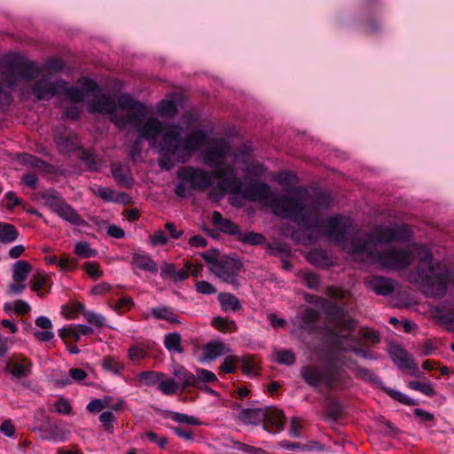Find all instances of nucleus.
Returning a JSON list of instances; mask_svg holds the SVG:
<instances>
[{"instance_id": "39448f33", "label": "nucleus", "mask_w": 454, "mask_h": 454, "mask_svg": "<svg viewBox=\"0 0 454 454\" xmlns=\"http://www.w3.org/2000/svg\"><path fill=\"white\" fill-rule=\"evenodd\" d=\"M230 145L225 139H215L203 153L204 163L215 168L214 176L219 180L215 187L209 193L212 199H220L225 192L238 194L241 192L243 184L237 176L232 167L224 168L226 156L230 153Z\"/></svg>"}, {"instance_id": "f8f14e48", "label": "nucleus", "mask_w": 454, "mask_h": 454, "mask_svg": "<svg viewBox=\"0 0 454 454\" xmlns=\"http://www.w3.org/2000/svg\"><path fill=\"white\" fill-rule=\"evenodd\" d=\"M388 354L392 361L400 368L409 369L411 375L419 376L420 372L416 364H414L411 356L400 346L390 345L388 347Z\"/></svg>"}, {"instance_id": "c9c22d12", "label": "nucleus", "mask_w": 454, "mask_h": 454, "mask_svg": "<svg viewBox=\"0 0 454 454\" xmlns=\"http://www.w3.org/2000/svg\"><path fill=\"white\" fill-rule=\"evenodd\" d=\"M195 388H202V385L206 383L217 382L216 375L207 369L196 368L195 369Z\"/></svg>"}, {"instance_id": "8fccbe9b", "label": "nucleus", "mask_w": 454, "mask_h": 454, "mask_svg": "<svg viewBox=\"0 0 454 454\" xmlns=\"http://www.w3.org/2000/svg\"><path fill=\"white\" fill-rule=\"evenodd\" d=\"M354 343H350L347 348H345V350H349L353 352L355 355L365 358V359H375L376 356L368 352L367 350L357 347L359 344V341L356 339L353 340Z\"/></svg>"}, {"instance_id": "7c9ffc66", "label": "nucleus", "mask_w": 454, "mask_h": 454, "mask_svg": "<svg viewBox=\"0 0 454 454\" xmlns=\"http://www.w3.org/2000/svg\"><path fill=\"white\" fill-rule=\"evenodd\" d=\"M344 364L347 365L348 368L354 370V372L356 373V375L359 378H361L362 380L371 382L372 384L376 385V386H379L381 384L380 378L377 375H375L372 372H371L370 370L357 366L352 361H350V364L344 363Z\"/></svg>"}, {"instance_id": "bb28decb", "label": "nucleus", "mask_w": 454, "mask_h": 454, "mask_svg": "<svg viewBox=\"0 0 454 454\" xmlns=\"http://www.w3.org/2000/svg\"><path fill=\"white\" fill-rule=\"evenodd\" d=\"M133 263L139 269L151 273L158 271L157 263L147 254H134L132 257Z\"/></svg>"}, {"instance_id": "4d7b16f0", "label": "nucleus", "mask_w": 454, "mask_h": 454, "mask_svg": "<svg viewBox=\"0 0 454 454\" xmlns=\"http://www.w3.org/2000/svg\"><path fill=\"white\" fill-rule=\"evenodd\" d=\"M213 325L221 331H231L236 327L233 321H228L223 317H217L213 319Z\"/></svg>"}, {"instance_id": "49530a36", "label": "nucleus", "mask_w": 454, "mask_h": 454, "mask_svg": "<svg viewBox=\"0 0 454 454\" xmlns=\"http://www.w3.org/2000/svg\"><path fill=\"white\" fill-rule=\"evenodd\" d=\"M65 67V63L62 59L58 58H52L48 59L44 66L43 70L49 74H55L60 72Z\"/></svg>"}, {"instance_id": "c85d7f7f", "label": "nucleus", "mask_w": 454, "mask_h": 454, "mask_svg": "<svg viewBox=\"0 0 454 454\" xmlns=\"http://www.w3.org/2000/svg\"><path fill=\"white\" fill-rule=\"evenodd\" d=\"M264 409L267 411V418L263 422L270 424L271 426H274L278 429L277 431L273 432L274 434L283 429V426L285 423V417L283 411L273 407H267Z\"/></svg>"}, {"instance_id": "f3484780", "label": "nucleus", "mask_w": 454, "mask_h": 454, "mask_svg": "<svg viewBox=\"0 0 454 454\" xmlns=\"http://www.w3.org/2000/svg\"><path fill=\"white\" fill-rule=\"evenodd\" d=\"M301 376L310 387L324 385L325 369L316 365H307L301 369Z\"/></svg>"}, {"instance_id": "393cba45", "label": "nucleus", "mask_w": 454, "mask_h": 454, "mask_svg": "<svg viewBox=\"0 0 454 454\" xmlns=\"http://www.w3.org/2000/svg\"><path fill=\"white\" fill-rule=\"evenodd\" d=\"M319 318V312L312 308H307L301 316L297 317L298 324L304 331H311Z\"/></svg>"}, {"instance_id": "c03bdc74", "label": "nucleus", "mask_w": 454, "mask_h": 454, "mask_svg": "<svg viewBox=\"0 0 454 454\" xmlns=\"http://www.w3.org/2000/svg\"><path fill=\"white\" fill-rule=\"evenodd\" d=\"M103 368L106 371L111 372L114 374H119L123 370V364L117 361L112 356H106L102 362Z\"/></svg>"}, {"instance_id": "c756f323", "label": "nucleus", "mask_w": 454, "mask_h": 454, "mask_svg": "<svg viewBox=\"0 0 454 454\" xmlns=\"http://www.w3.org/2000/svg\"><path fill=\"white\" fill-rule=\"evenodd\" d=\"M164 347L170 353L182 354L184 348L181 335L176 332L166 334L164 336Z\"/></svg>"}, {"instance_id": "bf43d9fd", "label": "nucleus", "mask_w": 454, "mask_h": 454, "mask_svg": "<svg viewBox=\"0 0 454 454\" xmlns=\"http://www.w3.org/2000/svg\"><path fill=\"white\" fill-rule=\"evenodd\" d=\"M387 394L395 400L406 405L415 404V402L411 397L398 390L389 389L387 390Z\"/></svg>"}, {"instance_id": "0eeeda50", "label": "nucleus", "mask_w": 454, "mask_h": 454, "mask_svg": "<svg viewBox=\"0 0 454 454\" xmlns=\"http://www.w3.org/2000/svg\"><path fill=\"white\" fill-rule=\"evenodd\" d=\"M177 177L189 182L191 188L199 192H204L212 183L211 176L207 171L192 166L180 168L177 171Z\"/></svg>"}, {"instance_id": "f704fd0d", "label": "nucleus", "mask_w": 454, "mask_h": 454, "mask_svg": "<svg viewBox=\"0 0 454 454\" xmlns=\"http://www.w3.org/2000/svg\"><path fill=\"white\" fill-rule=\"evenodd\" d=\"M112 175L114 179L121 185L129 187L132 184V179L129 174V169L121 165L114 164L111 168Z\"/></svg>"}, {"instance_id": "72a5a7b5", "label": "nucleus", "mask_w": 454, "mask_h": 454, "mask_svg": "<svg viewBox=\"0 0 454 454\" xmlns=\"http://www.w3.org/2000/svg\"><path fill=\"white\" fill-rule=\"evenodd\" d=\"M19 238V231L11 223L0 222V242L4 244L12 243Z\"/></svg>"}, {"instance_id": "4be33fe9", "label": "nucleus", "mask_w": 454, "mask_h": 454, "mask_svg": "<svg viewBox=\"0 0 454 454\" xmlns=\"http://www.w3.org/2000/svg\"><path fill=\"white\" fill-rule=\"evenodd\" d=\"M43 433L44 434L42 437L44 440L52 442H65L67 439V435L69 431L59 427L57 424L50 425L48 427L43 429Z\"/></svg>"}, {"instance_id": "9b49d317", "label": "nucleus", "mask_w": 454, "mask_h": 454, "mask_svg": "<svg viewBox=\"0 0 454 454\" xmlns=\"http://www.w3.org/2000/svg\"><path fill=\"white\" fill-rule=\"evenodd\" d=\"M78 83L81 88L69 87L65 82V88L60 90L59 95H65L72 103H81L98 89V84L89 78H82Z\"/></svg>"}, {"instance_id": "e2e57ef3", "label": "nucleus", "mask_w": 454, "mask_h": 454, "mask_svg": "<svg viewBox=\"0 0 454 454\" xmlns=\"http://www.w3.org/2000/svg\"><path fill=\"white\" fill-rule=\"evenodd\" d=\"M48 282V278L43 274H36L31 280L32 289L35 292L42 290Z\"/></svg>"}, {"instance_id": "20e7f679", "label": "nucleus", "mask_w": 454, "mask_h": 454, "mask_svg": "<svg viewBox=\"0 0 454 454\" xmlns=\"http://www.w3.org/2000/svg\"><path fill=\"white\" fill-rule=\"evenodd\" d=\"M409 249L411 251V257L418 258L416 272L426 295L442 297L446 294L448 284L453 279L451 272L440 261L434 260L428 247L412 244Z\"/></svg>"}, {"instance_id": "7ed1b4c3", "label": "nucleus", "mask_w": 454, "mask_h": 454, "mask_svg": "<svg viewBox=\"0 0 454 454\" xmlns=\"http://www.w3.org/2000/svg\"><path fill=\"white\" fill-rule=\"evenodd\" d=\"M411 231L406 225L388 227L378 225L373 228L364 240L357 239L355 243L346 246L352 253H362L366 260L378 263L389 270H402L409 267L412 262L411 251L408 247H392L382 252L377 250L378 245L388 244L395 240H407Z\"/></svg>"}, {"instance_id": "79ce46f5", "label": "nucleus", "mask_w": 454, "mask_h": 454, "mask_svg": "<svg viewBox=\"0 0 454 454\" xmlns=\"http://www.w3.org/2000/svg\"><path fill=\"white\" fill-rule=\"evenodd\" d=\"M276 361L280 364L292 365L295 363L296 356L289 349H280L275 353Z\"/></svg>"}, {"instance_id": "473e14b6", "label": "nucleus", "mask_w": 454, "mask_h": 454, "mask_svg": "<svg viewBox=\"0 0 454 454\" xmlns=\"http://www.w3.org/2000/svg\"><path fill=\"white\" fill-rule=\"evenodd\" d=\"M32 267L30 263L24 260L16 262L12 266V279L14 281H26Z\"/></svg>"}, {"instance_id": "a18cd8bd", "label": "nucleus", "mask_w": 454, "mask_h": 454, "mask_svg": "<svg viewBox=\"0 0 454 454\" xmlns=\"http://www.w3.org/2000/svg\"><path fill=\"white\" fill-rule=\"evenodd\" d=\"M239 240L250 245H261L266 240L265 237L262 234L255 232H244L239 234Z\"/></svg>"}, {"instance_id": "b1692460", "label": "nucleus", "mask_w": 454, "mask_h": 454, "mask_svg": "<svg viewBox=\"0 0 454 454\" xmlns=\"http://www.w3.org/2000/svg\"><path fill=\"white\" fill-rule=\"evenodd\" d=\"M56 214L61 217L63 220L68 222L73 225H82L84 224V220L81 217V215L67 202L62 204L60 207L58 209Z\"/></svg>"}, {"instance_id": "ddd939ff", "label": "nucleus", "mask_w": 454, "mask_h": 454, "mask_svg": "<svg viewBox=\"0 0 454 454\" xmlns=\"http://www.w3.org/2000/svg\"><path fill=\"white\" fill-rule=\"evenodd\" d=\"M348 383L347 373L335 365L325 368L324 386L328 389L343 388Z\"/></svg>"}, {"instance_id": "6e6d98bb", "label": "nucleus", "mask_w": 454, "mask_h": 454, "mask_svg": "<svg viewBox=\"0 0 454 454\" xmlns=\"http://www.w3.org/2000/svg\"><path fill=\"white\" fill-rule=\"evenodd\" d=\"M83 316L90 324L95 326L100 327L106 324L105 317L94 311H84Z\"/></svg>"}, {"instance_id": "9d476101", "label": "nucleus", "mask_w": 454, "mask_h": 454, "mask_svg": "<svg viewBox=\"0 0 454 454\" xmlns=\"http://www.w3.org/2000/svg\"><path fill=\"white\" fill-rule=\"evenodd\" d=\"M65 88V81L58 79L50 81L48 78H41L36 81L32 88V94L38 100H48L60 94V90Z\"/></svg>"}, {"instance_id": "052dcab7", "label": "nucleus", "mask_w": 454, "mask_h": 454, "mask_svg": "<svg viewBox=\"0 0 454 454\" xmlns=\"http://www.w3.org/2000/svg\"><path fill=\"white\" fill-rule=\"evenodd\" d=\"M309 261L318 267H323L326 264V258L321 251L310 252L308 255Z\"/></svg>"}, {"instance_id": "4468645a", "label": "nucleus", "mask_w": 454, "mask_h": 454, "mask_svg": "<svg viewBox=\"0 0 454 454\" xmlns=\"http://www.w3.org/2000/svg\"><path fill=\"white\" fill-rule=\"evenodd\" d=\"M54 139L58 148L63 153L73 152L79 147L76 134L67 128L62 130H56Z\"/></svg>"}, {"instance_id": "423d86ee", "label": "nucleus", "mask_w": 454, "mask_h": 454, "mask_svg": "<svg viewBox=\"0 0 454 454\" xmlns=\"http://www.w3.org/2000/svg\"><path fill=\"white\" fill-rule=\"evenodd\" d=\"M41 72L42 69L34 61L19 53L7 56L4 60V68L0 67V106L12 103L11 90H14L21 79L32 81Z\"/></svg>"}, {"instance_id": "cd10ccee", "label": "nucleus", "mask_w": 454, "mask_h": 454, "mask_svg": "<svg viewBox=\"0 0 454 454\" xmlns=\"http://www.w3.org/2000/svg\"><path fill=\"white\" fill-rule=\"evenodd\" d=\"M280 447L288 450H299V451H310L313 450H323L324 446L317 442L311 441L307 444H301L299 442H292L288 441H282L279 443Z\"/></svg>"}, {"instance_id": "f03ea898", "label": "nucleus", "mask_w": 454, "mask_h": 454, "mask_svg": "<svg viewBox=\"0 0 454 454\" xmlns=\"http://www.w3.org/2000/svg\"><path fill=\"white\" fill-rule=\"evenodd\" d=\"M332 198L326 192H319L309 201L303 198H284L275 201V213L285 219L293 220L297 225L310 231H321L331 242L340 244L350 255L361 256L362 253H352L346 246L357 239L364 240L369 232H356L350 239L347 237L353 230L352 218L335 215L321 218L318 212L331 205Z\"/></svg>"}, {"instance_id": "e433bc0d", "label": "nucleus", "mask_w": 454, "mask_h": 454, "mask_svg": "<svg viewBox=\"0 0 454 454\" xmlns=\"http://www.w3.org/2000/svg\"><path fill=\"white\" fill-rule=\"evenodd\" d=\"M218 301L224 311H238L241 309L239 299L231 294H220Z\"/></svg>"}, {"instance_id": "69168bd1", "label": "nucleus", "mask_w": 454, "mask_h": 454, "mask_svg": "<svg viewBox=\"0 0 454 454\" xmlns=\"http://www.w3.org/2000/svg\"><path fill=\"white\" fill-rule=\"evenodd\" d=\"M234 448L239 451L245 452L246 454H266L262 449L253 447L241 442H236Z\"/></svg>"}, {"instance_id": "de8ad7c7", "label": "nucleus", "mask_w": 454, "mask_h": 454, "mask_svg": "<svg viewBox=\"0 0 454 454\" xmlns=\"http://www.w3.org/2000/svg\"><path fill=\"white\" fill-rule=\"evenodd\" d=\"M301 278L302 284L308 288L317 289L320 285V279L318 276L313 272H303Z\"/></svg>"}, {"instance_id": "dca6fc26", "label": "nucleus", "mask_w": 454, "mask_h": 454, "mask_svg": "<svg viewBox=\"0 0 454 454\" xmlns=\"http://www.w3.org/2000/svg\"><path fill=\"white\" fill-rule=\"evenodd\" d=\"M32 364L25 357L19 356L10 359L5 365V372L15 379L27 378L31 373Z\"/></svg>"}, {"instance_id": "864d4df0", "label": "nucleus", "mask_w": 454, "mask_h": 454, "mask_svg": "<svg viewBox=\"0 0 454 454\" xmlns=\"http://www.w3.org/2000/svg\"><path fill=\"white\" fill-rule=\"evenodd\" d=\"M239 359L235 356H228L224 358L222 363L220 369L225 373H232L237 369V363Z\"/></svg>"}, {"instance_id": "37998d69", "label": "nucleus", "mask_w": 454, "mask_h": 454, "mask_svg": "<svg viewBox=\"0 0 454 454\" xmlns=\"http://www.w3.org/2000/svg\"><path fill=\"white\" fill-rule=\"evenodd\" d=\"M74 253L82 258H91L97 255V251L92 249L89 243L81 241L74 246Z\"/></svg>"}, {"instance_id": "5fc2aeb1", "label": "nucleus", "mask_w": 454, "mask_h": 454, "mask_svg": "<svg viewBox=\"0 0 454 454\" xmlns=\"http://www.w3.org/2000/svg\"><path fill=\"white\" fill-rule=\"evenodd\" d=\"M95 194L100 197L104 201H118L119 198L115 197L114 192L106 187L98 186L95 191Z\"/></svg>"}, {"instance_id": "1a4fd4ad", "label": "nucleus", "mask_w": 454, "mask_h": 454, "mask_svg": "<svg viewBox=\"0 0 454 454\" xmlns=\"http://www.w3.org/2000/svg\"><path fill=\"white\" fill-rule=\"evenodd\" d=\"M240 269V262L231 257H221L219 262H215L209 267V270L217 278L231 284L235 281Z\"/></svg>"}, {"instance_id": "774afa93", "label": "nucleus", "mask_w": 454, "mask_h": 454, "mask_svg": "<svg viewBox=\"0 0 454 454\" xmlns=\"http://www.w3.org/2000/svg\"><path fill=\"white\" fill-rule=\"evenodd\" d=\"M244 172L255 176H262L265 172V168L259 162H252L247 164Z\"/></svg>"}, {"instance_id": "0e129e2a", "label": "nucleus", "mask_w": 454, "mask_h": 454, "mask_svg": "<svg viewBox=\"0 0 454 454\" xmlns=\"http://www.w3.org/2000/svg\"><path fill=\"white\" fill-rule=\"evenodd\" d=\"M82 159L91 169H97L100 166L98 158L89 152H83Z\"/></svg>"}, {"instance_id": "58836bf2", "label": "nucleus", "mask_w": 454, "mask_h": 454, "mask_svg": "<svg viewBox=\"0 0 454 454\" xmlns=\"http://www.w3.org/2000/svg\"><path fill=\"white\" fill-rule=\"evenodd\" d=\"M164 378L162 372L154 371H145L138 375V380L147 387H153Z\"/></svg>"}, {"instance_id": "4c0bfd02", "label": "nucleus", "mask_w": 454, "mask_h": 454, "mask_svg": "<svg viewBox=\"0 0 454 454\" xmlns=\"http://www.w3.org/2000/svg\"><path fill=\"white\" fill-rule=\"evenodd\" d=\"M157 113L161 116L172 118L177 113V106L173 99H163L157 106Z\"/></svg>"}, {"instance_id": "13d9d810", "label": "nucleus", "mask_w": 454, "mask_h": 454, "mask_svg": "<svg viewBox=\"0 0 454 454\" xmlns=\"http://www.w3.org/2000/svg\"><path fill=\"white\" fill-rule=\"evenodd\" d=\"M188 183L189 182H186V181H183V180H180L176 184V187H175V194L180 198V199H184V198H187L191 192V191L192 190L191 188V185H188Z\"/></svg>"}, {"instance_id": "2eb2a0df", "label": "nucleus", "mask_w": 454, "mask_h": 454, "mask_svg": "<svg viewBox=\"0 0 454 454\" xmlns=\"http://www.w3.org/2000/svg\"><path fill=\"white\" fill-rule=\"evenodd\" d=\"M365 285L378 295L387 296L391 294L395 288V282L386 277L373 275L365 280Z\"/></svg>"}, {"instance_id": "6e6552de", "label": "nucleus", "mask_w": 454, "mask_h": 454, "mask_svg": "<svg viewBox=\"0 0 454 454\" xmlns=\"http://www.w3.org/2000/svg\"><path fill=\"white\" fill-rule=\"evenodd\" d=\"M243 197L251 201H261L270 203L273 212V204L276 200L288 198L287 196L272 197L270 186L264 183H251L243 191ZM291 198H303V196H292ZM278 215L276 213H274Z\"/></svg>"}, {"instance_id": "680f3d73", "label": "nucleus", "mask_w": 454, "mask_h": 454, "mask_svg": "<svg viewBox=\"0 0 454 454\" xmlns=\"http://www.w3.org/2000/svg\"><path fill=\"white\" fill-rule=\"evenodd\" d=\"M3 203L7 209L12 210L20 203V200L16 194L11 191L4 195Z\"/></svg>"}, {"instance_id": "412c9836", "label": "nucleus", "mask_w": 454, "mask_h": 454, "mask_svg": "<svg viewBox=\"0 0 454 454\" xmlns=\"http://www.w3.org/2000/svg\"><path fill=\"white\" fill-rule=\"evenodd\" d=\"M93 329L85 325H70L59 331V335L62 339L72 338L74 341H78L82 336L92 333Z\"/></svg>"}, {"instance_id": "603ef678", "label": "nucleus", "mask_w": 454, "mask_h": 454, "mask_svg": "<svg viewBox=\"0 0 454 454\" xmlns=\"http://www.w3.org/2000/svg\"><path fill=\"white\" fill-rule=\"evenodd\" d=\"M109 400V398L104 400L94 399L87 404L86 409L89 412H99L103 409L110 407Z\"/></svg>"}, {"instance_id": "a19ab883", "label": "nucleus", "mask_w": 454, "mask_h": 454, "mask_svg": "<svg viewBox=\"0 0 454 454\" xmlns=\"http://www.w3.org/2000/svg\"><path fill=\"white\" fill-rule=\"evenodd\" d=\"M172 420L181 424H187L192 426H200L201 422L194 416H190L184 413L169 411V417Z\"/></svg>"}, {"instance_id": "ea45409f", "label": "nucleus", "mask_w": 454, "mask_h": 454, "mask_svg": "<svg viewBox=\"0 0 454 454\" xmlns=\"http://www.w3.org/2000/svg\"><path fill=\"white\" fill-rule=\"evenodd\" d=\"M158 389L167 395H175L179 389L178 383L173 379H165L160 380Z\"/></svg>"}, {"instance_id": "338daca9", "label": "nucleus", "mask_w": 454, "mask_h": 454, "mask_svg": "<svg viewBox=\"0 0 454 454\" xmlns=\"http://www.w3.org/2000/svg\"><path fill=\"white\" fill-rule=\"evenodd\" d=\"M198 293L202 294H212L216 292L215 286L207 281H199L195 285Z\"/></svg>"}, {"instance_id": "a211bd4d", "label": "nucleus", "mask_w": 454, "mask_h": 454, "mask_svg": "<svg viewBox=\"0 0 454 454\" xmlns=\"http://www.w3.org/2000/svg\"><path fill=\"white\" fill-rule=\"evenodd\" d=\"M172 374L176 378V381L178 383L181 390L195 387V373L191 372L184 366L176 364L173 367Z\"/></svg>"}, {"instance_id": "aec40b11", "label": "nucleus", "mask_w": 454, "mask_h": 454, "mask_svg": "<svg viewBox=\"0 0 454 454\" xmlns=\"http://www.w3.org/2000/svg\"><path fill=\"white\" fill-rule=\"evenodd\" d=\"M151 316L157 320H165L168 323H179L178 316L175 313L174 309L169 306L160 305L150 309ZM150 315L144 314V317L148 319Z\"/></svg>"}, {"instance_id": "6ab92c4d", "label": "nucleus", "mask_w": 454, "mask_h": 454, "mask_svg": "<svg viewBox=\"0 0 454 454\" xmlns=\"http://www.w3.org/2000/svg\"><path fill=\"white\" fill-rule=\"evenodd\" d=\"M225 345L220 341H211L203 347V356L200 358L201 364L215 360L227 353Z\"/></svg>"}, {"instance_id": "3c124183", "label": "nucleus", "mask_w": 454, "mask_h": 454, "mask_svg": "<svg viewBox=\"0 0 454 454\" xmlns=\"http://www.w3.org/2000/svg\"><path fill=\"white\" fill-rule=\"evenodd\" d=\"M115 420V417L112 411H104L99 416V421L105 427V430L107 433H114V421Z\"/></svg>"}, {"instance_id": "09e8293b", "label": "nucleus", "mask_w": 454, "mask_h": 454, "mask_svg": "<svg viewBox=\"0 0 454 454\" xmlns=\"http://www.w3.org/2000/svg\"><path fill=\"white\" fill-rule=\"evenodd\" d=\"M408 386L414 390L419 391L427 396H432L434 394V389L431 384L427 382H420L417 380L410 381Z\"/></svg>"}, {"instance_id": "2f4dec72", "label": "nucleus", "mask_w": 454, "mask_h": 454, "mask_svg": "<svg viewBox=\"0 0 454 454\" xmlns=\"http://www.w3.org/2000/svg\"><path fill=\"white\" fill-rule=\"evenodd\" d=\"M42 198L43 204L55 214L60 206L66 202L59 193L53 190L44 192Z\"/></svg>"}, {"instance_id": "5701e85b", "label": "nucleus", "mask_w": 454, "mask_h": 454, "mask_svg": "<svg viewBox=\"0 0 454 454\" xmlns=\"http://www.w3.org/2000/svg\"><path fill=\"white\" fill-rule=\"evenodd\" d=\"M266 412L264 408L247 409L240 412L239 418L244 423L257 425L265 420Z\"/></svg>"}, {"instance_id": "f257e3e1", "label": "nucleus", "mask_w": 454, "mask_h": 454, "mask_svg": "<svg viewBox=\"0 0 454 454\" xmlns=\"http://www.w3.org/2000/svg\"><path fill=\"white\" fill-rule=\"evenodd\" d=\"M90 96L89 113L109 114L119 129L132 126L140 138L147 140L150 147L156 150L160 169L169 171L176 164L188 162L207 141V135L202 129H192L182 137L179 124H164L156 117L144 121L147 106L128 94L112 97L99 93L98 88Z\"/></svg>"}, {"instance_id": "a878e982", "label": "nucleus", "mask_w": 454, "mask_h": 454, "mask_svg": "<svg viewBox=\"0 0 454 454\" xmlns=\"http://www.w3.org/2000/svg\"><path fill=\"white\" fill-rule=\"evenodd\" d=\"M213 223L222 231L234 235L239 232V227L231 221L223 217L221 213L214 211L212 215Z\"/></svg>"}]
</instances>
